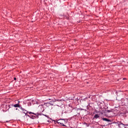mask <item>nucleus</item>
Masks as SVG:
<instances>
[{"mask_svg": "<svg viewBox=\"0 0 128 128\" xmlns=\"http://www.w3.org/2000/svg\"><path fill=\"white\" fill-rule=\"evenodd\" d=\"M112 110H107V112H111Z\"/></svg>", "mask_w": 128, "mask_h": 128, "instance_id": "nucleus-17", "label": "nucleus"}, {"mask_svg": "<svg viewBox=\"0 0 128 128\" xmlns=\"http://www.w3.org/2000/svg\"><path fill=\"white\" fill-rule=\"evenodd\" d=\"M22 110L23 112H28L24 108H22Z\"/></svg>", "mask_w": 128, "mask_h": 128, "instance_id": "nucleus-16", "label": "nucleus"}, {"mask_svg": "<svg viewBox=\"0 0 128 128\" xmlns=\"http://www.w3.org/2000/svg\"><path fill=\"white\" fill-rule=\"evenodd\" d=\"M29 114H34V116H37V118H38L39 116H44V114L42 113H40V112H28Z\"/></svg>", "mask_w": 128, "mask_h": 128, "instance_id": "nucleus-2", "label": "nucleus"}, {"mask_svg": "<svg viewBox=\"0 0 128 128\" xmlns=\"http://www.w3.org/2000/svg\"><path fill=\"white\" fill-rule=\"evenodd\" d=\"M88 100V98H84V100Z\"/></svg>", "mask_w": 128, "mask_h": 128, "instance_id": "nucleus-20", "label": "nucleus"}, {"mask_svg": "<svg viewBox=\"0 0 128 128\" xmlns=\"http://www.w3.org/2000/svg\"><path fill=\"white\" fill-rule=\"evenodd\" d=\"M102 120H104V122H112L110 120L106 118H102Z\"/></svg>", "mask_w": 128, "mask_h": 128, "instance_id": "nucleus-4", "label": "nucleus"}, {"mask_svg": "<svg viewBox=\"0 0 128 128\" xmlns=\"http://www.w3.org/2000/svg\"><path fill=\"white\" fill-rule=\"evenodd\" d=\"M48 122H50V120H48Z\"/></svg>", "mask_w": 128, "mask_h": 128, "instance_id": "nucleus-28", "label": "nucleus"}, {"mask_svg": "<svg viewBox=\"0 0 128 128\" xmlns=\"http://www.w3.org/2000/svg\"><path fill=\"white\" fill-rule=\"evenodd\" d=\"M85 110V112H86V110Z\"/></svg>", "mask_w": 128, "mask_h": 128, "instance_id": "nucleus-24", "label": "nucleus"}, {"mask_svg": "<svg viewBox=\"0 0 128 128\" xmlns=\"http://www.w3.org/2000/svg\"><path fill=\"white\" fill-rule=\"evenodd\" d=\"M123 80H126V78H124Z\"/></svg>", "mask_w": 128, "mask_h": 128, "instance_id": "nucleus-27", "label": "nucleus"}, {"mask_svg": "<svg viewBox=\"0 0 128 128\" xmlns=\"http://www.w3.org/2000/svg\"><path fill=\"white\" fill-rule=\"evenodd\" d=\"M14 80H16V78H14Z\"/></svg>", "mask_w": 128, "mask_h": 128, "instance_id": "nucleus-21", "label": "nucleus"}, {"mask_svg": "<svg viewBox=\"0 0 128 128\" xmlns=\"http://www.w3.org/2000/svg\"><path fill=\"white\" fill-rule=\"evenodd\" d=\"M44 110L42 111V112H44Z\"/></svg>", "mask_w": 128, "mask_h": 128, "instance_id": "nucleus-25", "label": "nucleus"}, {"mask_svg": "<svg viewBox=\"0 0 128 128\" xmlns=\"http://www.w3.org/2000/svg\"><path fill=\"white\" fill-rule=\"evenodd\" d=\"M12 106H14V108H19L20 106V101H18V103L16 104H12Z\"/></svg>", "mask_w": 128, "mask_h": 128, "instance_id": "nucleus-5", "label": "nucleus"}, {"mask_svg": "<svg viewBox=\"0 0 128 128\" xmlns=\"http://www.w3.org/2000/svg\"><path fill=\"white\" fill-rule=\"evenodd\" d=\"M99 118L100 115H98V114H96L93 117V120H98V118Z\"/></svg>", "mask_w": 128, "mask_h": 128, "instance_id": "nucleus-6", "label": "nucleus"}, {"mask_svg": "<svg viewBox=\"0 0 128 128\" xmlns=\"http://www.w3.org/2000/svg\"><path fill=\"white\" fill-rule=\"evenodd\" d=\"M20 110H22V107L20 105L19 106V107H18Z\"/></svg>", "mask_w": 128, "mask_h": 128, "instance_id": "nucleus-14", "label": "nucleus"}, {"mask_svg": "<svg viewBox=\"0 0 128 128\" xmlns=\"http://www.w3.org/2000/svg\"><path fill=\"white\" fill-rule=\"evenodd\" d=\"M80 110H84V109H83V108H80Z\"/></svg>", "mask_w": 128, "mask_h": 128, "instance_id": "nucleus-19", "label": "nucleus"}, {"mask_svg": "<svg viewBox=\"0 0 128 128\" xmlns=\"http://www.w3.org/2000/svg\"><path fill=\"white\" fill-rule=\"evenodd\" d=\"M84 124H86V126H88V123L84 122Z\"/></svg>", "mask_w": 128, "mask_h": 128, "instance_id": "nucleus-18", "label": "nucleus"}, {"mask_svg": "<svg viewBox=\"0 0 128 128\" xmlns=\"http://www.w3.org/2000/svg\"><path fill=\"white\" fill-rule=\"evenodd\" d=\"M58 120V121H59V120H64V122H66V119L60 118V119Z\"/></svg>", "mask_w": 128, "mask_h": 128, "instance_id": "nucleus-15", "label": "nucleus"}, {"mask_svg": "<svg viewBox=\"0 0 128 128\" xmlns=\"http://www.w3.org/2000/svg\"><path fill=\"white\" fill-rule=\"evenodd\" d=\"M28 106H32V103H30V102H28Z\"/></svg>", "mask_w": 128, "mask_h": 128, "instance_id": "nucleus-13", "label": "nucleus"}, {"mask_svg": "<svg viewBox=\"0 0 128 128\" xmlns=\"http://www.w3.org/2000/svg\"><path fill=\"white\" fill-rule=\"evenodd\" d=\"M29 118H31L32 120H34L35 118H38V116L36 115L34 116L32 114H30Z\"/></svg>", "mask_w": 128, "mask_h": 128, "instance_id": "nucleus-3", "label": "nucleus"}, {"mask_svg": "<svg viewBox=\"0 0 128 128\" xmlns=\"http://www.w3.org/2000/svg\"><path fill=\"white\" fill-rule=\"evenodd\" d=\"M16 110H18V108H16Z\"/></svg>", "mask_w": 128, "mask_h": 128, "instance_id": "nucleus-23", "label": "nucleus"}, {"mask_svg": "<svg viewBox=\"0 0 128 128\" xmlns=\"http://www.w3.org/2000/svg\"><path fill=\"white\" fill-rule=\"evenodd\" d=\"M53 122H54V123L55 124H60V122H58V120H53Z\"/></svg>", "mask_w": 128, "mask_h": 128, "instance_id": "nucleus-8", "label": "nucleus"}, {"mask_svg": "<svg viewBox=\"0 0 128 128\" xmlns=\"http://www.w3.org/2000/svg\"><path fill=\"white\" fill-rule=\"evenodd\" d=\"M26 112H23V114H25V116H28V118H30V115H28V112H28V111H26Z\"/></svg>", "mask_w": 128, "mask_h": 128, "instance_id": "nucleus-7", "label": "nucleus"}, {"mask_svg": "<svg viewBox=\"0 0 128 128\" xmlns=\"http://www.w3.org/2000/svg\"><path fill=\"white\" fill-rule=\"evenodd\" d=\"M62 102V100H58V99H55L54 100V102Z\"/></svg>", "mask_w": 128, "mask_h": 128, "instance_id": "nucleus-9", "label": "nucleus"}, {"mask_svg": "<svg viewBox=\"0 0 128 128\" xmlns=\"http://www.w3.org/2000/svg\"><path fill=\"white\" fill-rule=\"evenodd\" d=\"M6 122H8V121H6Z\"/></svg>", "mask_w": 128, "mask_h": 128, "instance_id": "nucleus-26", "label": "nucleus"}, {"mask_svg": "<svg viewBox=\"0 0 128 128\" xmlns=\"http://www.w3.org/2000/svg\"><path fill=\"white\" fill-rule=\"evenodd\" d=\"M69 108H72V107H69Z\"/></svg>", "mask_w": 128, "mask_h": 128, "instance_id": "nucleus-22", "label": "nucleus"}, {"mask_svg": "<svg viewBox=\"0 0 128 128\" xmlns=\"http://www.w3.org/2000/svg\"><path fill=\"white\" fill-rule=\"evenodd\" d=\"M44 116H46V118H50V120H52V118H50V117H48V116L46 115V114H44Z\"/></svg>", "mask_w": 128, "mask_h": 128, "instance_id": "nucleus-11", "label": "nucleus"}, {"mask_svg": "<svg viewBox=\"0 0 128 128\" xmlns=\"http://www.w3.org/2000/svg\"><path fill=\"white\" fill-rule=\"evenodd\" d=\"M45 105L46 106H50V103H46L45 104Z\"/></svg>", "mask_w": 128, "mask_h": 128, "instance_id": "nucleus-10", "label": "nucleus"}, {"mask_svg": "<svg viewBox=\"0 0 128 128\" xmlns=\"http://www.w3.org/2000/svg\"><path fill=\"white\" fill-rule=\"evenodd\" d=\"M116 124L118 126V128H128V126H126V124H122V122H113L109 124Z\"/></svg>", "mask_w": 128, "mask_h": 128, "instance_id": "nucleus-1", "label": "nucleus"}, {"mask_svg": "<svg viewBox=\"0 0 128 128\" xmlns=\"http://www.w3.org/2000/svg\"><path fill=\"white\" fill-rule=\"evenodd\" d=\"M59 124H62V126H66V125L64 124V123L60 122Z\"/></svg>", "mask_w": 128, "mask_h": 128, "instance_id": "nucleus-12", "label": "nucleus"}]
</instances>
